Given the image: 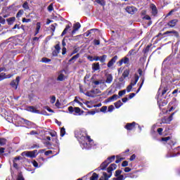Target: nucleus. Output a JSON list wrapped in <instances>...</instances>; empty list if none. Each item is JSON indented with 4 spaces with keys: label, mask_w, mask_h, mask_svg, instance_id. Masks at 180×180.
<instances>
[{
    "label": "nucleus",
    "mask_w": 180,
    "mask_h": 180,
    "mask_svg": "<svg viewBox=\"0 0 180 180\" xmlns=\"http://www.w3.org/2000/svg\"><path fill=\"white\" fill-rule=\"evenodd\" d=\"M75 136L78 140L80 147L84 150H89L93 146L94 141L88 136L85 129H77L75 131Z\"/></svg>",
    "instance_id": "1"
},
{
    "label": "nucleus",
    "mask_w": 180,
    "mask_h": 180,
    "mask_svg": "<svg viewBox=\"0 0 180 180\" xmlns=\"http://www.w3.org/2000/svg\"><path fill=\"white\" fill-rule=\"evenodd\" d=\"M117 168V165L115 163L111 164L107 169V172H103V176L101 177L99 180H108L112 176V172Z\"/></svg>",
    "instance_id": "2"
},
{
    "label": "nucleus",
    "mask_w": 180,
    "mask_h": 180,
    "mask_svg": "<svg viewBox=\"0 0 180 180\" xmlns=\"http://www.w3.org/2000/svg\"><path fill=\"white\" fill-rule=\"evenodd\" d=\"M113 161H115V155L108 158L107 160L101 163L100 167L98 168V170L100 171V169H101L102 171H103L106 169V168H108V165H109L110 162H113Z\"/></svg>",
    "instance_id": "3"
},
{
    "label": "nucleus",
    "mask_w": 180,
    "mask_h": 180,
    "mask_svg": "<svg viewBox=\"0 0 180 180\" xmlns=\"http://www.w3.org/2000/svg\"><path fill=\"white\" fill-rule=\"evenodd\" d=\"M39 153H37V150H34L32 151H25L22 152L21 155L22 157H29L30 158H36V157H37V155Z\"/></svg>",
    "instance_id": "4"
},
{
    "label": "nucleus",
    "mask_w": 180,
    "mask_h": 180,
    "mask_svg": "<svg viewBox=\"0 0 180 180\" xmlns=\"http://www.w3.org/2000/svg\"><path fill=\"white\" fill-rule=\"evenodd\" d=\"M105 80L104 82L105 84H110L113 82V75L112 74L106 73L105 76Z\"/></svg>",
    "instance_id": "5"
},
{
    "label": "nucleus",
    "mask_w": 180,
    "mask_h": 180,
    "mask_svg": "<svg viewBox=\"0 0 180 180\" xmlns=\"http://www.w3.org/2000/svg\"><path fill=\"white\" fill-rule=\"evenodd\" d=\"M20 81V77H17L15 80H13L11 83V86L14 88L15 89H18V85L19 84V82Z\"/></svg>",
    "instance_id": "6"
},
{
    "label": "nucleus",
    "mask_w": 180,
    "mask_h": 180,
    "mask_svg": "<svg viewBox=\"0 0 180 180\" xmlns=\"http://www.w3.org/2000/svg\"><path fill=\"white\" fill-rule=\"evenodd\" d=\"M138 82H139V77H135L134 84H133V82H131L130 84L127 87V91L131 92L133 86H134V85H136V84H137Z\"/></svg>",
    "instance_id": "7"
},
{
    "label": "nucleus",
    "mask_w": 180,
    "mask_h": 180,
    "mask_svg": "<svg viewBox=\"0 0 180 180\" xmlns=\"http://www.w3.org/2000/svg\"><path fill=\"white\" fill-rule=\"evenodd\" d=\"M81 28V24L79 22H76L73 25V30L71 32V34H75L77 30Z\"/></svg>",
    "instance_id": "8"
},
{
    "label": "nucleus",
    "mask_w": 180,
    "mask_h": 180,
    "mask_svg": "<svg viewBox=\"0 0 180 180\" xmlns=\"http://www.w3.org/2000/svg\"><path fill=\"white\" fill-rule=\"evenodd\" d=\"M177 24H178V20L174 19L169 21L167 24V26H168V27H174V26H176Z\"/></svg>",
    "instance_id": "9"
},
{
    "label": "nucleus",
    "mask_w": 180,
    "mask_h": 180,
    "mask_svg": "<svg viewBox=\"0 0 180 180\" xmlns=\"http://www.w3.org/2000/svg\"><path fill=\"white\" fill-rule=\"evenodd\" d=\"M69 112L72 113V112H75V113H79L81 112V108L79 107H75V108L72 106H70L68 108Z\"/></svg>",
    "instance_id": "10"
},
{
    "label": "nucleus",
    "mask_w": 180,
    "mask_h": 180,
    "mask_svg": "<svg viewBox=\"0 0 180 180\" xmlns=\"http://www.w3.org/2000/svg\"><path fill=\"white\" fill-rule=\"evenodd\" d=\"M117 60V56H114L108 63V68H110V67H112V65L116 63Z\"/></svg>",
    "instance_id": "11"
},
{
    "label": "nucleus",
    "mask_w": 180,
    "mask_h": 180,
    "mask_svg": "<svg viewBox=\"0 0 180 180\" xmlns=\"http://www.w3.org/2000/svg\"><path fill=\"white\" fill-rule=\"evenodd\" d=\"M150 9L152 11V15L153 16H157V13H158V10L157 9V6L154 4L150 5Z\"/></svg>",
    "instance_id": "12"
},
{
    "label": "nucleus",
    "mask_w": 180,
    "mask_h": 180,
    "mask_svg": "<svg viewBox=\"0 0 180 180\" xmlns=\"http://www.w3.org/2000/svg\"><path fill=\"white\" fill-rule=\"evenodd\" d=\"M135 127H136V122H134L132 123L127 124L125 126V129H127V130H133V129H134Z\"/></svg>",
    "instance_id": "13"
},
{
    "label": "nucleus",
    "mask_w": 180,
    "mask_h": 180,
    "mask_svg": "<svg viewBox=\"0 0 180 180\" xmlns=\"http://www.w3.org/2000/svg\"><path fill=\"white\" fill-rule=\"evenodd\" d=\"M126 11L128 13H130L131 15H133L134 13V12H136L137 11V9H136V8L134 7H130V6H127L126 8Z\"/></svg>",
    "instance_id": "14"
},
{
    "label": "nucleus",
    "mask_w": 180,
    "mask_h": 180,
    "mask_svg": "<svg viewBox=\"0 0 180 180\" xmlns=\"http://www.w3.org/2000/svg\"><path fill=\"white\" fill-rule=\"evenodd\" d=\"M12 77H13V75L1 73L0 74V81H2V79H6V78H12Z\"/></svg>",
    "instance_id": "15"
},
{
    "label": "nucleus",
    "mask_w": 180,
    "mask_h": 180,
    "mask_svg": "<svg viewBox=\"0 0 180 180\" xmlns=\"http://www.w3.org/2000/svg\"><path fill=\"white\" fill-rule=\"evenodd\" d=\"M165 34H170V36H176L177 37L178 36V32L173 30V31H167L165 32Z\"/></svg>",
    "instance_id": "16"
},
{
    "label": "nucleus",
    "mask_w": 180,
    "mask_h": 180,
    "mask_svg": "<svg viewBox=\"0 0 180 180\" xmlns=\"http://www.w3.org/2000/svg\"><path fill=\"white\" fill-rule=\"evenodd\" d=\"M27 110H28V112H32V113H40V111H39L38 110H36L34 107L30 106L28 107L27 108Z\"/></svg>",
    "instance_id": "17"
},
{
    "label": "nucleus",
    "mask_w": 180,
    "mask_h": 180,
    "mask_svg": "<svg viewBox=\"0 0 180 180\" xmlns=\"http://www.w3.org/2000/svg\"><path fill=\"white\" fill-rule=\"evenodd\" d=\"M100 68H101V67L99 66V63L92 64L93 71H98V70H100Z\"/></svg>",
    "instance_id": "18"
},
{
    "label": "nucleus",
    "mask_w": 180,
    "mask_h": 180,
    "mask_svg": "<svg viewBox=\"0 0 180 180\" xmlns=\"http://www.w3.org/2000/svg\"><path fill=\"white\" fill-rule=\"evenodd\" d=\"M71 25L72 24L70 23V25H66L65 30H63V32L61 34V36H64V34H66L67 32H68V30H71Z\"/></svg>",
    "instance_id": "19"
},
{
    "label": "nucleus",
    "mask_w": 180,
    "mask_h": 180,
    "mask_svg": "<svg viewBox=\"0 0 180 180\" xmlns=\"http://www.w3.org/2000/svg\"><path fill=\"white\" fill-rule=\"evenodd\" d=\"M117 98H119V96L114 94L112 96L108 98V102H113V101L117 100Z\"/></svg>",
    "instance_id": "20"
},
{
    "label": "nucleus",
    "mask_w": 180,
    "mask_h": 180,
    "mask_svg": "<svg viewBox=\"0 0 180 180\" xmlns=\"http://www.w3.org/2000/svg\"><path fill=\"white\" fill-rule=\"evenodd\" d=\"M6 20L8 22V25H13V22L16 20V18L15 17H11L8 18Z\"/></svg>",
    "instance_id": "21"
},
{
    "label": "nucleus",
    "mask_w": 180,
    "mask_h": 180,
    "mask_svg": "<svg viewBox=\"0 0 180 180\" xmlns=\"http://www.w3.org/2000/svg\"><path fill=\"white\" fill-rule=\"evenodd\" d=\"M91 91V95H93V98L95 97V95H98V94H101V91L99 89H92Z\"/></svg>",
    "instance_id": "22"
},
{
    "label": "nucleus",
    "mask_w": 180,
    "mask_h": 180,
    "mask_svg": "<svg viewBox=\"0 0 180 180\" xmlns=\"http://www.w3.org/2000/svg\"><path fill=\"white\" fill-rule=\"evenodd\" d=\"M130 74V70H125L123 73H122V77L123 78H127Z\"/></svg>",
    "instance_id": "23"
},
{
    "label": "nucleus",
    "mask_w": 180,
    "mask_h": 180,
    "mask_svg": "<svg viewBox=\"0 0 180 180\" xmlns=\"http://www.w3.org/2000/svg\"><path fill=\"white\" fill-rule=\"evenodd\" d=\"M114 105H115L116 109H119V108H120V106L123 105V103H122V101H118L115 102Z\"/></svg>",
    "instance_id": "24"
},
{
    "label": "nucleus",
    "mask_w": 180,
    "mask_h": 180,
    "mask_svg": "<svg viewBox=\"0 0 180 180\" xmlns=\"http://www.w3.org/2000/svg\"><path fill=\"white\" fill-rule=\"evenodd\" d=\"M98 178H99V176L96 173H93L92 176L90 178V180H98Z\"/></svg>",
    "instance_id": "25"
},
{
    "label": "nucleus",
    "mask_w": 180,
    "mask_h": 180,
    "mask_svg": "<svg viewBox=\"0 0 180 180\" xmlns=\"http://www.w3.org/2000/svg\"><path fill=\"white\" fill-rule=\"evenodd\" d=\"M6 144V139L4 138H0V147H2V146H5Z\"/></svg>",
    "instance_id": "26"
},
{
    "label": "nucleus",
    "mask_w": 180,
    "mask_h": 180,
    "mask_svg": "<svg viewBox=\"0 0 180 180\" xmlns=\"http://www.w3.org/2000/svg\"><path fill=\"white\" fill-rule=\"evenodd\" d=\"M124 179H125V177H124V175H120V176H117L115 178H113L112 180H124Z\"/></svg>",
    "instance_id": "27"
},
{
    "label": "nucleus",
    "mask_w": 180,
    "mask_h": 180,
    "mask_svg": "<svg viewBox=\"0 0 180 180\" xmlns=\"http://www.w3.org/2000/svg\"><path fill=\"white\" fill-rule=\"evenodd\" d=\"M22 8L25 10H29V3H27V1H25L23 4H22Z\"/></svg>",
    "instance_id": "28"
},
{
    "label": "nucleus",
    "mask_w": 180,
    "mask_h": 180,
    "mask_svg": "<svg viewBox=\"0 0 180 180\" xmlns=\"http://www.w3.org/2000/svg\"><path fill=\"white\" fill-rule=\"evenodd\" d=\"M107 57L108 56L106 55H103L102 56H100L101 63H105V61L106 60Z\"/></svg>",
    "instance_id": "29"
},
{
    "label": "nucleus",
    "mask_w": 180,
    "mask_h": 180,
    "mask_svg": "<svg viewBox=\"0 0 180 180\" xmlns=\"http://www.w3.org/2000/svg\"><path fill=\"white\" fill-rule=\"evenodd\" d=\"M64 136H65V128L62 127L60 129V136L64 137Z\"/></svg>",
    "instance_id": "30"
},
{
    "label": "nucleus",
    "mask_w": 180,
    "mask_h": 180,
    "mask_svg": "<svg viewBox=\"0 0 180 180\" xmlns=\"http://www.w3.org/2000/svg\"><path fill=\"white\" fill-rule=\"evenodd\" d=\"M77 58H79V53H77L75 56H74L72 58H71L69 61H73V60H77Z\"/></svg>",
    "instance_id": "31"
},
{
    "label": "nucleus",
    "mask_w": 180,
    "mask_h": 180,
    "mask_svg": "<svg viewBox=\"0 0 180 180\" xmlns=\"http://www.w3.org/2000/svg\"><path fill=\"white\" fill-rule=\"evenodd\" d=\"M97 4L102 5V6H105V1L104 0H95Z\"/></svg>",
    "instance_id": "32"
},
{
    "label": "nucleus",
    "mask_w": 180,
    "mask_h": 180,
    "mask_svg": "<svg viewBox=\"0 0 180 180\" xmlns=\"http://www.w3.org/2000/svg\"><path fill=\"white\" fill-rule=\"evenodd\" d=\"M121 60H122V63H124V64H129V58L124 57Z\"/></svg>",
    "instance_id": "33"
},
{
    "label": "nucleus",
    "mask_w": 180,
    "mask_h": 180,
    "mask_svg": "<svg viewBox=\"0 0 180 180\" xmlns=\"http://www.w3.org/2000/svg\"><path fill=\"white\" fill-rule=\"evenodd\" d=\"M58 81H64V75L60 74L57 78Z\"/></svg>",
    "instance_id": "34"
},
{
    "label": "nucleus",
    "mask_w": 180,
    "mask_h": 180,
    "mask_svg": "<svg viewBox=\"0 0 180 180\" xmlns=\"http://www.w3.org/2000/svg\"><path fill=\"white\" fill-rule=\"evenodd\" d=\"M50 61H51V60L49 58H42V59H41L42 63H50Z\"/></svg>",
    "instance_id": "35"
},
{
    "label": "nucleus",
    "mask_w": 180,
    "mask_h": 180,
    "mask_svg": "<svg viewBox=\"0 0 180 180\" xmlns=\"http://www.w3.org/2000/svg\"><path fill=\"white\" fill-rule=\"evenodd\" d=\"M84 95H86V96H89L90 98H94L91 91L86 92Z\"/></svg>",
    "instance_id": "36"
},
{
    "label": "nucleus",
    "mask_w": 180,
    "mask_h": 180,
    "mask_svg": "<svg viewBox=\"0 0 180 180\" xmlns=\"http://www.w3.org/2000/svg\"><path fill=\"white\" fill-rule=\"evenodd\" d=\"M54 8H53V4H51L49 6H48V11L49 12H52V11H53Z\"/></svg>",
    "instance_id": "37"
},
{
    "label": "nucleus",
    "mask_w": 180,
    "mask_h": 180,
    "mask_svg": "<svg viewBox=\"0 0 180 180\" xmlns=\"http://www.w3.org/2000/svg\"><path fill=\"white\" fill-rule=\"evenodd\" d=\"M30 22H32V20L30 18H22L23 23H29Z\"/></svg>",
    "instance_id": "38"
},
{
    "label": "nucleus",
    "mask_w": 180,
    "mask_h": 180,
    "mask_svg": "<svg viewBox=\"0 0 180 180\" xmlns=\"http://www.w3.org/2000/svg\"><path fill=\"white\" fill-rule=\"evenodd\" d=\"M22 15H23V10H20L16 15V18H20Z\"/></svg>",
    "instance_id": "39"
},
{
    "label": "nucleus",
    "mask_w": 180,
    "mask_h": 180,
    "mask_svg": "<svg viewBox=\"0 0 180 180\" xmlns=\"http://www.w3.org/2000/svg\"><path fill=\"white\" fill-rule=\"evenodd\" d=\"M101 44V41L98 39H94V46H99Z\"/></svg>",
    "instance_id": "40"
},
{
    "label": "nucleus",
    "mask_w": 180,
    "mask_h": 180,
    "mask_svg": "<svg viewBox=\"0 0 180 180\" xmlns=\"http://www.w3.org/2000/svg\"><path fill=\"white\" fill-rule=\"evenodd\" d=\"M141 79H142V82H141L139 88L136 91V94H139V92H140V89H141V86H143V84H144V78H142Z\"/></svg>",
    "instance_id": "41"
},
{
    "label": "nucleus",
    "mask_w": 180,
    "mask_h": 180,
    "mask_svg": "<svg viewBox=\"0 0 180 180\" xmlns=\"http://www.w3.org/2000/svg\"><path fill=\"white\" fill-rule=\"evenodd\" d=\"M158 103L160 108H161V106H165V105H167V102L161 103L160 101H158Z\"/></svg>",
    "instance_id": "42"
},
{
    "label": "nucleus",
    "mask_w": 180,
    "mask_h": 180,
    "mask_svg": "<svg viewBox=\"0 0 180 180\" xmlns=\"http://www.w3.org/2000/svg\"><path fill=\"white\" fill-rule=\"evenodd\" d=\"M126 94V90L120 91L118 93L119 96H123Z\"/></svg>",
    "instance_id": "43"
},
{
    "label": "nucleus",
    "mask_w": 180,
    "mask_h": 180,
    "mask_svg": "<svg viewBox=\"0 0 180 180\" xmlns=\"http://www.w3.org/2000/svg\"><path fill=\"white\" fill-rule=\"evenodd\" d=\"M0 23L1 25H5L6 23L5 18L2 16H0Z\"/></svg>",
    "instance_id": "44"
},
{
    "label": "nucleus",
    "mask_w": 180,
    "mask_h": 180,
    "mask_svg": "<svg viewBox=\"0 0 180 180\" xmlns=\"http://www.w3.org/2000/svg\"><path fill=\"white\" fill-rule=\"evenodd\" d=\"M113 110H115V107L113 105H110L108 107V112H113Z\"/></svg>",
    "instance_id": "45"
},
{
    "label": "nucleus",
    "mask_w": 180,
    "mask_h": 180,
    "mask_svg": "<svg viewBox=\"0 0 180 180\" xmlns=\"http://www.w3.org/2000/svg\"><path fill=\"white\" fill-rule=\"evenodd\" d=\"M51 103H56V96H52L51 97V101H50Z\"/></svg>",
    "instance_id": "46"
},
{
    "label": "nucleus",
    "mask_w": 180,
    "mask_h": 180,
    "mask_svg": "<svg viewBox=\"0 0 180 180\" xmlns=\"http://www.w3.org/2000/svg\"><path fill=\"white\" fill-rule=\"evenodd\" d=\"M32 165L35 168H39V163H37L36 160L32 161Z\"/></svg>",
    "instance_id": "47"
},
{
    "label": "nucleus",
    "mask_w": 180,
    "mask_h": 180,
    "mask_svg": "<svg viewBox=\"0 0 180 180\" xmlns=\"http://www.w3.org/2000/svg\"><path fill=\"white\" fill-rule=\"evenodd\" d=\"M55 50L60 52V50H61V48L60 47V44H58L55 46Z\"/></svg>",
    "instance_id": "48"
},
{
    "label": "nucleus",
    "mask_w": 180,
    "mask_h": 180,
    "mask_svg": "<svg viewBox=\"0 0 180 180\" xmlns=\"http://www.w3.org/2000/svg\"><path fill=\"white\" fill-rule=\"evenodd\" d=\"M121 174H122V170L115 171V176H120Z\"/></svg>",
    "instance_id": "49"
},
{
    "label": "nucleus",
    "mask_w": 180,
    "mask_h": 180,
    "mask_svg": "<svg viewBox=\"0 0 180 180\" xmlns=\"http://www.w3.org/2000/svg\"><path fill=\"white\" fill-rule=\"evenodd\" d=\"M167 92H168V89H167V87H165V88L162 90V95H165V94H167Z\"/></svg>",
    "instance_id": "50"
},
{
    "label": "nucleus",
    "mask_w": 180,
    "mask_h": 180,
    "mask_svg": "<svg viewBox=\"0 0 180 180\" xmlns=\"http://www.w3.org/2000/svg\"><path fill=\"white\" fill-rule=\"evenodd\" d=\"M41 27V24L40 22H37V23L36 30H39L40 31V28Z\"/></svg>",
    "instance_id": "51"
},
{
    "label": "nucleus",
    "mask_w": 180,
    "mask_h": 180,
    "mask_svg": "<svg viewBox=\"0 0 180 180\" xmlns=\"http://www.w3.org/2000/svg\"><path fill=\"white\" fill-rule=\"evenodd\" d=\"M127 165H129V162H127V161L122 162V167H127Z\"/></svg>",
    "instance_id": "52"
},
{
    "label": "nucleus",
    "mask_w": 180,
    "mask_h": 180,
    "mask_svg": "<svg viewBox=\"0 0 180 180\" xmlns=\"http://www.w3.org/2000/svg\"><path fill=\"white\" fill-rule=\"evenodd\" d=\"M60 53V52H59L58 51L55 50V51H53L52 54H53V56H58V53Z\"/></svg>",
    "instance_id": "53"
},
{
    "label": "nucleus",
    "mask_w": 180,
    "mask_h": 180,
    "mask_svg": "<svg viewBox=\"0 0 180 180\" xmlns=\"http://www.w3.org/2000/svg\"><path fill=\"white\" fill-rule=\"evenodd\" d=\"M171 137L167 136L162 139V141H168V140H170Z\"/></svg>",
    "instance_id": "54"
},
{
    "label": "nucleus",
    "mask_w": 180,
    "mask_h": 180,
    "mask_svg": "<svg viewBox=\"0 0 180 180\" xmlns=\"http://www.w3.org/2000/svg\"><path fill=\"white\" fill-rule=\"evenodd\" d=\"M22 120L24 121V123H25V124H30V121L27 120H25L24 118H22Z\"/></svg>",
    "instance_id": "55"
},
{
    "label": "nucleus",
    "mask_w": 180,
    "mask_h": 180,
    "mask_svg": "<svg viewBox=\"0 0 180 180\" xmlns=\"http://www.w3.org/2000/svg\"><path fill=\"white\" fill-rule=\"evenodd\" d=\"M31 150H33V148H40V146L39 145L34 144L32 146H31Z\"/></svg>",
    "instance_id": "56"
},
{
    "label": "nucleus",
    "mask_w": 180,
    "mask_h": 180,
    "mask_svg": "<svg viewBox=\"0 0 180 180\" xmlns=\"http://www.w3.org/2000/svg\"><path fill=\"white\" fill-rule=\"evenodd\" d=\"M136 96V94L131 93L129 94V99H132V98H134Z\"/></svg>",
    "instance_id": "57"
},
{
    "label": "nucleus",
    "mask_w": 180,
    "mask_h": 180,
    "mask_svg": "<svg viewBox=\"0 0 180 180\" xmlns=\"http://www.w3.org/2000/svg\"><path fill=\"white\" fill-rule=\"evenodd\" d=\"M174 115H175L174 112H173L169 117H168V122H171L172 120V117H174Z\"/></svg>",
    "instance_id": "58"
},
{
    "label": "nucleus",
    "mask_w": 180,
    "mask_h": 180,
    "mask_svg": "<svg viewBox=\"0 0 180 180\" xmlns=\"http://www.w3.org/2000/svg\"><path fill=\"white\" fill-rule=\"evenodd\" d=\"M102 112H106L108 110V107L107 106H103L101 109Z\"/></svg>",
    "instance_id": "59"
},
{
    "label": "nucleus",
    "mask_w": 180,
    "mask_h": 180,
    "mask_svg": "<svg viewBox=\"0 0 180 180\" xmlns=\"http://www.w3.org/2000/svg\"><path fill=\"white\" fill-rule=\"evenodd\" d=\"M124 171V172H130V171H131V168H130V167H125Z\"/></svg>",
    "instance_id": "60"
},
{
    "label": "nucleus",
    "mask_w": 180,
    "mask_h": 180,
    "mask_svg": "<svg viewBox=\"0 0 180 180\" xmlns=\"http://www.w3.org/2000/svg\"><path fill=\"white\" fill-rule=\"evenodd\" d=\"M130 161H134V160H136V155H132L130 158H129Z\"/></svg>",
    "instance_id": "61"
},
{
    "label": "nucleus",
    "mask_w": 180,
    "mask_h": 180,
    "mask_svg": "<svg viewBox=\"0 0 180 180\" xmlns=\"http://www.w3.org/2000/svg\"><path fill=\"white\" fill-rule=\"evenodd\" d=\"M50 134H51V137H56V136H57V132H56V131H51V132L50 133Z\"/></svg>",
    "instance_id": "62"
},
{
    "label": "nucleus",
    "mask_w": 180,
    "mask_h": 180,
    "mask_svg": "<svg viewBox=\"0 0 180 180\" xmlns=\"http://www.w3.org/2000/svg\"><path fill=\"white\" fill-rule=\"evenodd\" d=\"M50 154H53L52 150H47L45 152V155H50Z\"/></svg>",
    "instance_id": "63"
},
{
    "label": "nucleus",
    "mask_w": 180,
    "mask_h": 180,
    "mask_svg": "<svg viewBox=\"0 0 180 180\" xmlns=\"http://www.w3.org/2000/svg\"><path fill=\"white\" fill-rule=\"evenodd\" d=\"M17 180H25V179L22 176V174H19L18 176Z\"/></svg>",
    "instance_id": "64"
}]
</instances>
